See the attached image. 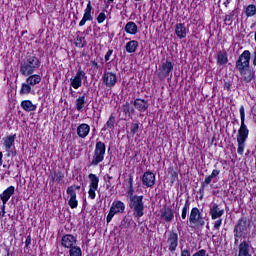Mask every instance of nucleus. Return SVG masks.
<instances>
[{"label":"nucleus","instance_id":"nucleus-53","mask_svg":"<svg viewBox=\"0 0 256 256\" xmlns=\"http://www.w3.org/2000/svg\"><path fill=\"white\" fill-rule=\"evenodd\" d=\"M31 245V235L27 236L25 241V247H29Z\"/></svg>","mask_w":256,"mask_h":256},{"label":"nucleus","instance_id":"nucleus-25","mask_svg":"<svg viewBox=\"0 0 256 256\" xmlns=\"http://www.w3.org/2000/svg\"><path fill=\"white\" fill-rule=\"evenodd\" d=\"M21 107L27 113H31V111H37V105L33 104L31 100H23L21 102Z\"/></svg>","mask_w":256,"mask_h":256},{"label":"nucleus","instance_id":"nucleus-1","mask_svg":"<svg viewBox=\"0 0 256 256\" xmlns=\"http://www.w3.org/2000/svg\"><path fill=\"white\" fill-rule=\"evenodd\" d=\"M240 119H241V125L238 130L237 134V153L238 155H243L245 151V141H247V137H249V129L247 128V125L245 124V107H240Z\"/></svg>","mask_w":256,"mask_h":256},{"label":"nucleus","instance_id":"nucleus-42","mask_svg":"<svg viewBox=\"0 0 256 256\" xmlns=\"http://www.w3.org/2000/svg\"><path fill=\"white\" fill-rule=\"evenodd\" d=\"M233 17H235V11L230 12L229 14H227L225 16L224 22L227 25H231V23H233Z\"/></svg>","mask_w":256,"mask_h":256},{"label":"nucleus","instance_id":"nucleus-2","mask_svg":"<svg viewBox=\"0 0 256 256\" xmlns=\"http://www.w3.org/2000/svg\"><path fill=\"white\" fill-rule=\"evenodd\" d=\"M41 67V60L37 56H26L20 62V73L23 77H29L33 75Z\"/></svg>","mask_w":256,"mask_h":256},{"label":"nucleus","instance_id":"nucleus-27","mask_svg":"<svg viewBox=\"0 0 256 256\" xmlns=\"http://www.w3.org/2000/svg\"><path fill=\"white\" fill-rule=\"evenodd\" d=\"M238 256H251V254H249V243L247 241L244 240L239 244Z\"/></svg>","mask_w":256,"mask_h":256},{"label":"nucleus","instance_id":"nucleus-51","mask_svg":"<svg viewBox=\"0 0 256 256\" xmlns=\"http://www.w3.org/2000/svg\"><path fill=\"white\" fill-rule=\"evenodd\" d=\"M222 223H223L222 219L216 220L214 223V229H219V227H221Z\"/></svg>","mask_w":256,"mask_h":256},{"label":"nucleus","instance_id":"nucleus-30","mask_svg":"<svg viewBox=\"0 0 256 256\" xmlns=\"http://www.w3.org/2000/svg\"><path fill=\"white\" fill-rule=\"evenodd\" d=\"M127 195L129 197V201L135 199V197H139V195H135V189H133V176H129L128 179V192Z\"/></svg>","mask_w":256,"mask_h":256},{"label":"nucleus","instance_id":"nucleus-14","mask_svg":"<svg viewBox=\"0 0 256 256\" xmlns=\"http://www.w3.org/2000/svg\"><path fill=\"white\" fill-rule=\"evenodd\" d=\"M242 79H244L245 83H251L253 79H255V71L251 69V66L247 68H242V70H238Z\"/></svg>","mask_w":256,"mask_h":256},{"label":"nucleus","instance_id":"nucleus-8","mask_svg":"<svg viewBox=\"0 0 256 256\" xmlns=\"http://www.w3.org/2000/svg\"><path fill=\"white\" fill-rule=\"evenodd\" d=\"M173 71V63L171 61L166 60L162 63L160 68L158 69V78L163 81L169 77V73Z\"/></svg>","mask_w":256,"mask_h":256},{"label":"nucleus","instance_id":"nucleus-43","mask_svg":"<svg viewBox=\"0 0 256 256\" xmlns=\"http://www.w3.org/2000/svg\"><path fill=\"white\" fill-rule=\"evenodd\" d=\"M105 127H108V129H113V127H115V116L111 115L109 117Z\"/></svg>","mask_w":256,"mask_h":256},{"label":"nucleus","instance_id":"nucleus-45","mask_svg":"<svg viewBox=\"0 0 256 256\" xmlns=\"http://www.w3.org/2000/svg\"><path fill=\"white\" fill-rule=\"evenodd\" d=\"M139 131V124L133 123L130 127V133L131 135H135Z\"/></svg>","mask_w":256,"mask_h":256},{"label":"nucleus","instance_id":"nucleus-57","mask_svg":"<svg viewBox=\"0 0 256 256\" xmlns=\"http://www.w3.org/2000/svg\"><path fill=\"white\" fill-rule=\"evenodd\" d=\"M91 63H92V66H93V67H95L96 69H98L99 63H97V62L94 61V60H92Z\"/></svg>","mask_w":256,"mask_h":256},{"label":"nucleus","instance_id":"nucleus-11","mask_svg":"<svg viewBox=\"0 0 256 256\" xmlns=\"http://www.w3.org/2000/svg\"><path fill=\"white\" fill-rule=\"evenodd\" d=\"M88 179L90 180L88 195L90 199H95V192L99 189V177L95 174H89Z\"/></svg>","mask_w":256,"mask_h":256},{"label":"nucleus","instance_id":"nucleus-54","mask_svg":"<svg viewBox=\"0 0 256 256\" xmlns=\"http://www.w3.org/2000/svg\"><path fill=\"white\" fill-rule=\"evenodd\" d=\"M87 21H89L87 18L83 17L82 20L79 22V27H83V25H85V23H87Z\"/></svg>","mask_w":256,"mask_h":256},{"label":"nucleus","instance_id":"nucleus-17","mask_svg":"<svg viewBox=\"0 0 256 256\" xmlns=\"http://www.w3.org/2000/svg\"><path fill=\"white\" fill-rule=\"evenodd\" d=\"M77 244V238L71 234H66L62 237V246L66 249H70Z\"/></svg>","mask_w":256,"mask_h":256},{"label":"nucleus","instance_id":"nucleus-59","mask_svg":"<svg viewBox=\"0 0 256 256\" xmlns=\"http://www.w3.org/2000/svg\"><path fill=\"white\" fill-rule=\"evenodd\" d=\"M253 55H254L253 65H255V66H256V50L254 51Z\"/></svg>","mask_w":256,"mask_h":256},{"label":"nucleus","instance_id":"nucleus-56","mask_svg":"<svg viewBox=\"0 0 256 256\" xmlns=\"http://www.w3.org/2000/svg\"><path fill=\"white\" fill-rule=\"evenodd\" d=\"M1 217H5V204L2 206V211L0 212Z\"/></svg>","mask_w":256,"mask_h":256},{"label":"nucleus","instance_id":"nucleus-15","mask_svg":"<svg viewBox=\"0 0 256 256\" xmlns=\"http://www.w3.org/2000/svg\"><path fill=\"white\" fill-rule=\"evenodd\" d=\"M81 77H85V71L79 69L74 78L70 79V85L73 89H79L83 85V80Z\"/></svg>","mask_w":256,"mask_h":256},{"label":"nucleus","instance_id":"nucleus-16","mask_svg":"<svg viewBox=\"0 0 256 256\" xmlns=\"http://www.w3.org/2000/svg\"><path fill=\"white\" fill-rule=\"evenodd\" d=\"M142 184L144 187H153L155 185V174L151 171H147L142 176Z\"/></svg>","mask_w":256,"mask_h":256},{"label":"nucleus","instance_id":"nucleus-48","mask_svg":"<svg viewBox=\"0 0 256 256\" xmlns=\"http://www.w3.org/2000/svg\"><path fill=\"white\" fill-rule=\"evenodd\" d=\"M180 256H191V250L189 248L181 249Z\"/></svg>","mask_w":256,"mask_h":256},{"label":"nucleus","instance_id":"nucleus-28","mask_svg":"<svg viewBox=\"0 0 256 256\" xmlns=\"http://www.w3.org/2000/svg\"><path fill=\"white\" fill-rule=\"evenodd\" d=\"M124 31H126L128 35H137V31H138L137 24L133 21L126 23L124 27Z\"/></svg>","mask_w":256,"mask_h":256},{"label":"nucleus","instance_id":"nucleus-60","mask_svg":"<svg viewBox=\"0 0 256 256\" xmlns=\"http://www.w3.org/2000/svg\"><path fill=\"white\" fill-rule=\"evenodd\" d=\"M229 3H231V0H226V1L224 2L225 7H228V6H229Z\"/></svg>","mask_w":256,"mask_h":256},{"label":"nucleus","instance_id":"nucleus-10","mask_svg":"<svg viewBox=\"0 0 256 256\" xmlns=\"http://www.w3.org/2000/svg\"><path fill=\"white\" fill-rule=\"evenodd\" d=\"M102 81L106 87H108L109 89H113V87L117 85V74L105 70L102 76Z\"/></svg>","mask_w":256,"mask_h":256},{"label":"nucleus","instance_id":"nucleus-7","mask_svg":"<svg viewBox=\"0 0 256 256\" xmlns=\"http://www.w3.org/2000/svg\"><path fill=\"white\" fill-rule=\"evenodd\" d=\"M189 223L190 225H200V227L205 225V220H203V216H201V211H199V208H192L189 215Z\"/></svg>","mask_w":256,"mask_h":256},{"label":"nucleus","instance_id":"nucleus-3","mask_svg":"<svg viewBox=\"0 0 256 256\" xmlns=\"http://www.w3.org/2000/svg\"><path fill=\"white\" fill-rule=\"evenodd\" d=\"M129 207L133 213V217L141 219L145 215V203L143 202V196H137L128 201Z\"/></svg>","mask_w":256,"mask_h":256},{"label":"nucleus","instance_id":"nucleus-63","mask_svg":"<svg viewBox=\"0 0 256 256\" xmlns=\"http://www.w3.org/2000/svg\"><path fill=\"white\" fill-rule=\"evenodd\" d=\"M3 167H4V168H6V167H7V165H3Z\"/></svg>","mask_w":256,"mask_h":256},{"label":"nucleus","instance_id":"nucleus-5","mask_svg":"<svg viewBox=\"0 0 256 256\" xmlns=\"http://www.w3.org/2000/svg\"><path fill=\"white\" fill-rule=\"evenodd\" d=\"M117 213H125V203L120 200L114 201L110 207V211L106 217L107 223H111L113 217L117 215Z\"/></svg>","mask_w":256,"mask_h":256},{"label":"nucleus","instance_id":"nucleus-22","mask_svg":"<svg viewBox=\"0 0 256 256\" xmlns=\"http://www.w3.org/2000/svg\"><path fill=\"white\" fill-rule=\"evenodd\" d=\"M91 131V127L89 126V124H80L77 127V135L78 137H81V139H85V137H87L89 135V132Z\"/></svg>","mask_w":256,"mask_h":256},{"label":"nucleus","instance_id":"nucleus-21","mask_svg":"<svg viewBox=\"0 0 256 256\" xmlns=\"http://www.w3.org/2000/svg\"><path fill=\"white\" fill-rule=\"evenodd\" d=\"M15 194V186H9L6 190L0 194V199L4 205H7V201L11 199V196Z\"/></svg>","mask_w":256,"mask_h":256},{"label":"nucleus","instance_id":"nucleus-64","mask_svg":"<svg viewBox=\"0 0 256 256\" xmlns=\"http://www.w3.org/2000/svg\"><path fill=\"white\" fill-rule=\"evenodd\" d=\"M88 1V3H89V1H91V0H87Z\"/></svg>","mask_w":256,"mask_h":256},{"label":"nucleus","instance_id":"nucleus-46","mask_svg":"<svg viewBox=\"0 0 256 256\" xmlns=\"http://www.w3.org/2000/svg\"><path fill=\"white\" fill-rule=\"evenodd\" d=\"M105 19H107V15L105 14V12H101L97 17V23H103Z\"/></svg>","mask_w":256,"mask_h":256},{"label":"nucleus","instance_id":"nucleus-44","mask_svg":"<svg viewBox=\"0 0 256 256\" xmlns=\"http://www.w3.org/2000/svg\"><path fill=\"white\" fill-rule=\"evenodd\" d=\"M122 227H125L126 229L131 227V219L129 217L125 216L123 220L121 221Z\"/></svg>","mask_w":256,"mask_h":256},{"label":"nucleus","instance_id":"nucleus-23","mask_svg":"<svg viewBox=\"0 0 256 256\" xmlns=\"http://www.w3.org/2000/svg\"><path fill=\"white\" fill-rule=\"evenodd\" d=\"M219 173H221L220 170L214 169L211 175L207 176L205 180L202 182V189L200 191H205V187H207V185H211V181H213L215 177H218Z\"/></svg>","mask_w":256,"mask_h":256},{"label":"nucleus","instance_id":"nucleus-61","mask_svg":"<svg viewBox=\"0 0 256 256\" xmlns=\"http://www.w3.org/2000/svg\"><path fill=\"white\" fill-rule=\"evenodd\" d=\"M108 1V3H113V1H115V0H107Z\"/></svg>","mask_w":256,"mask_h":256},{"label":"nucleus","instance_id":"nucleus-58","mask_svg":"<svg viewBox=\"0 0 256 256\" xmlns=\"http://www.w3.org/2000/svg\"><path fill=\"white\" fill-rule=\"evenodd\" d=\"M0 165H3V152H0Z\"/></svg>","mask_w":256,"mask_h":256},{"label":"nucleus","instance_id":"nucleus-36","mask_svg":"<svg viewBox=\"0 0 256 256\" xmlns=\"http://www.w3.org/2000/svg\"><path fill=\"white\" fill-rule=\"evenodd\" d=\"M122 111H123V113H125V115H131V113H135V108H133V106H131V104H129V102H126L122 106Z\"/></svg>","mask_w":256,"mask_h":256},{"label":"nucleus","instance_id":"nucleus-35","mask_svg":"<svg viewBox=\"0 0 256 256\" xmlns=\"http://www.w3.org/2000/svg\"><path fill=\"white\" fill-rule=\"evenodd\" d=\"M85 103V95L78 97L75 102L77 111H82V109L85 107Z\"/></svg>","mask_w":256,"mask_h":256},{"label":"nucleus","instance_id":"nucleus-41","mask_svg":"<svg viewBox=\"0 0 256 256\" xmlns=\"http://www.w3.org/2000/svg\"><path fill=\"white\" fill-rule=\"evenodd\" d=\"M75 45L76 47H85V45H87V42L85 41V37L77 36Z\"/></svg>","mask_w":256,"mask_h":256},{"label":"nucleus","instance_id":"nucleus-6","mask_svg":"<svg viewBox=\"0 0 256 256\" xmlns=\"http://www.w3.org/2000/svg\"><path fill=\"white\" fill-rule=\"evenodd\" d=\"M251 52L249 50H245L236 61V69L237 71H241L242 69H248L251 67Z\"/></svg>","mask_w":256,"mask_h":256},{"label":"nucleus","instance_id":"nucleus-32","mask_svg":"<svg viewBox=\"0 0 256 256\" xmlns=\"http://www.w3.org/2000/svg\"><path fill=\"white\" fill-rule=\"evenodd\" d=\"M139 47V42L137 40H131L126 44L127 53H135Z\"/></svg>","mask_w":256,"mask_h":256},{"label":"nucleus","instance_id":"nucleus-31","mask_svg":"<svg viewBox=\"0 0 256 256\" xmlns=\"http://www.w3.org/2000/svg\"><path fill=\"white\" fill-rule=\"evenodd\" d=\"M229 59L227 58V52L220 51L217 54V63L218 65H227Z\"/></svg>","mask_w":256,"mask_h":256},{"label":"nucleus","instance_id":"nucleus-9","mask_svg":"<svg viewBox=\"0 0 256 256\" xmlns=\"http://www.w3.org/2000/svg\"><path fill=\"white\" fill-rule=\"evenodd\" d=\"M17 135H9L3 138V145L5 147V150L7 152V157H15L17 155V152L11 150L13 145H15V139Z\"/></svg>","mask_w":256,"mask_h":256},{"label":"nucleus","instance_id":"nucleus-37","mask_svg":"<svg viewBox=\"0 0 256 256\" xmlns=\"http://www.w3.org/2000/svg\"><path fill=\"white\" fill-rule=\"evenodd\" d=\"M53 181H56V183H63V179H65V174L63 172H55L52 174Z\"/></svg>","mask_w":256,"mask_h":256},{"label":"nucleus","instance_id":"nucleus-52","mask_svg":"<svg viewBox=\"0 0 256 256\" xmlns=\"http://www.w3.org/2000/svg\"><path fill=\"white\" fill-rule=\"evenodd\" d=\"M242 236H237L236 233H234V245H239V239H241Z\"/></svg>","mask_w":256,"mask_h":256},{"label":"nucleus","instance_id":"nucleus-38","mask_svg":"<svg viewBox=\"0 0 256 256\" xmlns=\"http://www.w3.org/2000/svg\"><path fill=\"white\" fill-rule=\"evenodd\" d=\"M256 13V7L253 4H250L247 6L245 10V15L246 17H253Z\"/></svg>","mask_w":256,"mask_h":256},{"label":"nucleus","instance_id":"nucleus-34","mask_svg":"<svg viewBox=\"0 0 256 256\" xmlns=\"http://www.w3.org/2000/svg\"><path fill=\"white\" fill-rule=\"evenodd\" d=\"M69 249L70 256H83V251H81V247L74 245Z\"/></svg>","mask_w":256,"mask_h":256},{"label":"nucleus","instance_id":"nucleus-55","mask_svg":"<svg viewBox=\"0 0 256 256\" xmlns=\"http://www.w3.org/2000/svg\"><path fill=\"white\" fill-rule=\"evenodd\" d=\"M71 188H73V192L75 193V191H79V189H81V186L72 185V186L68 187V189H71Z\"/></svg>","mask_w":256,"mask_h":256},{"label":"nucleus","instance_id":"nucleus-47","mask_svg":"<svg viewBox=\"0 0 256 256\" xmlns=\"http://www.w3.org/2000/svg\"><path fill=\"white\" fill-rule=\"evenodd\" d=\"M192 256H209V254H207V250L201 249L198 252L194 253Z\"/></svg>","mask_w":256,"mask_h":256},{"label":"nucleus","instance_id":"nucleus-26","mask_svg":"<svg viewBox=\"0 0 256 256\" xmlns=\"http://www.w3.org/2000/svg\"><path fill=\"white\" fill-rule=\"evenodd\" d=\"M173 217H174V214H173V210H171V208L166 207L161 210V218L164 221H167V222L173 221Z\"/></svg>","mask_w":256,"mask_h":256},{"label":"nucleus","instance_id":"nucleus-33","mask_svg":"<svg viewBox=\"0 0 256 256\" xmlns=\"http://www.w3.org/2000/svg\"><path fill=\"white\" fill-rule=\"evenodd\" d=\"M91 11H93V6L91 5V1L86 6V9L84 10L83 17L85 19H88L89 21H93V16L91 15Z\"/></svg>","mask_w":256,"mask_h":256},{"label":"nucleus","instance_id":"nucleus-12","mask_svg":"<svg viewBox=\"0 0 256 256\" xmlns=\"http://www.w3.org/2000/svg\"><path fill=\"white\" fill-rule=\"evenodd\" d=\"M168 251L171 253H175L177 251V247L179 246V234L176 231H171L169 233L168 239Z\"/></svg>","mask_w":256,"mask_h":256},{"label":"nucleus","instance_id":"nucleus-24","mask_svg":"<svg viewBox=\"0 0 256 256\" xmlns=\"http://www.w3.org/2000/svg\"><path fill=\"white\" fill-rule=\"evenodd\" d=\"M175 33L178 39H185L187 37V27H185V24H176Z\"/></svg>","mask_w":256,"mask_h":256},{"label":"nucleus","instance_id":"nucleus-62","mask_svg":"<svg viewBox=\"0 0 256 256\" xmlns=\"http://www.w3.org/2000/svg\"><path fill=\"white\" fill-rule=\"evenodd\" d=\"M173 175H177V173H176V172H173Z\"/></svg>","mask_w":256,"mask_h":256},{"label":"nucleus","instance_id":"nucleus-39","mask_svg":"<svg viewBox=\"0 0 256 256\" xmlns=\"http://www.w3.org/2000/svg\"><path fill=\"white\" fill-rule=\"evenodd\" d=\"M190 205H191V202L189 201V199H186L185 204L182 208V214H181V217L183 220L187 219V211H189Z\"/></svg>","mask_w":256,"mask_h":256},{"label":"nucleus","instance_id":"nucleus-49","mask_svg":"<svg viewBox=\"0 0 256 256\" xmlns=\"http://www.w3.org/2000/svg\"><path fill=\"white\" fill-rule=\"evenodd\" d=\"M111 179H113V176H110V175L104 176V180L107 181V183H109L107 185V189H109V187H111Z\"/></svg>","mask_w":256,"mask_h":256},{"label":"nucleus","instance_id":"nucleus-18","mask_svg":"<svg viewBox=\"0 0 256 256\" xmlns=\"http://www.w3.org/2000/svg\"><path fill=\"white\" fill-rule=\"evenodd\" d=\"M134 107L137 111L145 113L149 109V102L145 99L137 98L134 100Z\"/></svg>","mask_w":256,"mask_h":256},{"label":"nucleus","instance_id":"nucleus-50","mask_svg":"<svg viewBox=\"0 0 256 256\" xmlns=\"http://www.w3.org/2000/svg\"><path fill=\"white\" fill-rule=\"evenodd\" d=\"M113 55V50H108L107 53L105 54V61H109L111 59V56Z\"/></svg>","mask_w":256,"mask_h":256},{"label":"nucleus","instance_id":"nucleus-13","mask_svg":"<svg viewBox=\"0 0 256 256\" xmlns=\"http://www.w3.org/2000/svg\"><path fill=\"white\" fill-rule=\"evenodd\" d=\"M247 231V218L242 217L238 220V223L234 227V233L236 237H243V233Z\"/></svg>","mask_w":256,"mask_h":256},{"label":"nucleus","instance_id":"nucleus-19","mask_svg":"<svg viewBox=\"0 0 256 256\" xmlns=\"http://www.w3.org/2000/svg\"><path fill=\"white\" fill-rule=\"evenodd\" d=\"M66 193L70 196L68 201L69 207H71V209H77V205H79V202L77 201V193L73 191V188H67Z\"/></svg>","mask_w":256,"mask_h":256},{"label":"nucleus","instance_id":"nucleus-20","mask_svg":"<svg viewBox=\"0 0 256 256\" xmlns=\"http://www.w3.org/2000/svg\"><path fill=\"white\" fill-rule=\"evenodd\" d=\"M223 213H225V210L220 209L218 204L213 203L210 205V215L213 220L219 219V217H223Z\"/></svg>","mask_w":256,"mask_h":256},{"label":"nucleus","instance_id":"nucleus-29","mask_svg":"<svg viewBox=\"0 0 256 256\" xmlns=\"http://www.w3.org/2000/svg\"><path fill=\"white\" fill-rule=\"evenodd\" d=\"M26 83H28L30 87H35V85H39V83H41V76L37 74L29 75L26 79Z\"/></svg>","mask_w":256,"mask_h":256},{"label":"nucleus","instance_id":"nucleus-4","mask_svg":"<svg viewBox=\"0 0 256 256\" xmlns=\"http://www.w3.org/2000/svg\"><path fill=\"white\" fill-rule=\"evenodd\" d=\"M105 151H106V146L105 143L99 141L95 145L91 165L94 167H97L99 163H102L103 159H105Z\"/></svg>","mask_w":256,"mask_h":256},{"label":"nucleus","instance_id":"nucleus-40","mask_svg":"<svg viewBox=\"0 0 256 256\" xmlns=\"http://www.w3.org/2000/svg\"><path fill=\"white\" fill-rule=\"evenodd\" d=\"M29 93H31V86L27 82L23 83L20 89V95H29Z\"/></svg>","mask_w":256,"mask_h":256}]
</instances>
